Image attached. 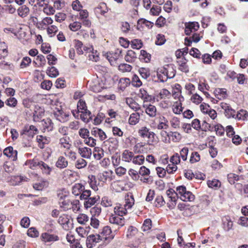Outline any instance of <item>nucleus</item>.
I'll return each instance as SVG.
<instances>
[{
	"label": "nucleus",
	"instance_id": "nucleus-58",
	"mask_svg": "<svg viewBox=\"0 0 248 248\" xmlns=\"http://www.w3.org/2000/svg\"><path fill=\"white\" fill-rule=\"evenodd\" d=\"M89 178L90 179V186L95 191H97L98 190V188L95 177L92 176L91 178L90 177H89Z\"/></svg>",
	"mask_w": 248,
	"mask_h": 248
},
{
	"label": "nucleus",
	"instance_id": "nucleus-1",
	"mask_svg": "<svg viewBox=\"0 0 248 248\" xmlns=\"http://www.w3.org/2000/svg\"><path fill=\"white\" fill-rule=\"evenodd\" d=\"M138 144H136L134 147V153L129 150H125L122 154V161L132 163L135 165H142L145 161V157L142 155H135V153H139L137 151L138 148Z\"/></svg>",
	"mask_w": 248,
	"mask_h": 248
},
{
	"label": "nucleus",
	"instance_id": "nucleus-2",
	"mask_svg": "<svg viewBox=\"0 0 248 248\" xmlns=\"http://www.w3.org/2000/svg\"><path fill=\"white\" fill-rule=\"evenodd\" d=\"M134 204L133 199H125V202L124 205L117 204L114 208L115 214L119 216L123 217L127 214V210L132 207Z\"/></svg>",
	"mask_w": 248,
	"mask_h": 248
},
{
	"label": "nucleus",
	"instance_id": "nucleus-35",
	"mask_svg": "<svg viewBox=\"0 0 248 248\" xmlns=\"http://www.w3.org/2000/svg\"><path fill=\"white\" fill-rule=\"evenodd\" d=\"M95 11L104 16V15L108 12V9L106 4L103 2L100 3L95 8Z\"/></svg>",
	"mask_w": 248,
	"mask_h": 248
},
{
	"label": "nucleus",
	"instance_id": "nucleus-62",
	"mask_svg": "<svg viewBox=\"0 0 248 248\" xmlns=\"http://www.w3.org/2000/svg\"><path fill=\"white\" fill-rule=\"evenodd\" d=\"M47 73L49 76L52 78H55L59 75V72L57 69L53 66L47 70Z\"/></svg>",
	"mask_w": 248,
	"mask_h": 248
},
{
	"label": "nucleus",
	"instance_id": "nucleus-32",
	"mask_svg": "<svg viewBox=\"0 0 248 248\" xmlns=\"http://www.w3.org/2000/svg\"><path fill=\"white\" fill-rule=\"evenodd\" d=\"M215 93L216 97L219 100L225 99L227 97L226 91L225 89H216Z\"/></svg>",
	"mask_w": 248,
	"mask_h": 248
},
{
	"label": "nucleus",
	"instance_id": "nucleus-41",
	"mask_svg": "<svg viewBox=\"0 0 248 248\" xmlns=\"http://www.w3.org/2000/svg\"><path fill=\"white\" fill-rule=\"evenodd\" d=\"M173 112L176 114H179L183 111V107L180 102H175L172 106Z\"/></svg>",
	"mask_w": 248,
	"mask_h": 248
},
{
	"label": "nucleus",
	"instance_id": "nucleus-46",
	"mask_svg": "<svg viewBox=\"0 0 248 248\" xmlns=\"http://www.w3.org/2000/svg\"><path fill=\"white\" fill-rule=\"evenodd\" d=\"M139 72L141 77L144 79H147L150 75V70L148 68L141 67L139 69Z\"/></svg>",
	"mask_w": 248,
	"mask_h": 248
},
{
	"label": "nucleus",
	"instance_id": "nucleus-57",
	"mask_svg": "<svg viewBox=\"0 0 248 248\" xmlns=\"http://www.w3.org/2000/svg\"><path fill=\"white\" fill-rule=\"evenodd\" d=\"M31 59L29 57H25L23 58L22 62L20 63V68H24L28 66L31 63Z\"/></svg>",
	"mask_w": 248,
	"mask_h": 248
},
{
	"label": "nucleus",
	"instance_id": "nucleus-59",
	"mask_svg": "<svg viewBox=\"0 0 248 248\" xmlns=\"http://www.w3.org/2000/svg\"><path fill=\"white\" fill-rule=\"evenodd\" d=\"M28 235L31 237H37L39 236L38 231L33 227L29 229L27 232Z\"/></svg>",
	"mask_w": 248,
	"mask_h": 248
},
{
	"label": "nucleus",
	"instance_id": "nucleus-25",
	"mask_svg": "<svg viewBox=\"0 0 248 248\" xmlns=\"http://www.w3.org/2000/svg\"><path fill=\"white\" fill-rule=\"evenodd\" d=\"M99 199L98 196L88 198L87 201L84 202V206L86 208H90L94 205Z\"/></svg>",
	"mask_w": 248,
	"mask_h": 248
},
{
	"label": "nucleus",
	"instance_id": "nucleus-20",
	"mask_svg": "<svg viewBox=\"0 0 248 248\" xmlns=\"http://www.w3.org/2000/svg\"><path fill=\"white\" fill-rule=\"evenodd\" d=\"M18 15L22 17L25 18L27 17L30 13V9L26 5L20 6L17 10Z\"/></svg>",
	"mask_w": 248,
	"mask_h": 248
},
{
	"label": "nucleus",
	"instance_id": "nucleus-37",
	"mask_svg": "<svg viewBox=\"0 0 248 248\" xmlns=\"http://www.w3.org/2000/svg\"><path fill=\"white\" fill-rule=\"evenodd\" d=\"M94 157L97 159L99 160L104 156V153L103 150L99 147H95L93 152Z\"/></svg>",
	"mask_w": 248,
	"mask_h": 248
},
{
	"label": "nucleus",
	"instance_id": "nucleus-40",
	"mask_svg": "<svg viewBox=\"0 0 248 248\" xmlns=\"http://www.w3.org/2000/svg\"><path fill=\"white\" fill-rule=\"evenodd\" d=\"M179 65V69L181 71L185 73L188 72V67L186 65V59H182L177 62Z\"/></svg>",
	"mask_w": 248,
	"mask_h": 248
},
{
	"label": "nucleus",
	"instance_id": "nucleus-63",
	"mask_svg": "<svg viewBox=\"0 0 248 248\" xmlns=\"http://www.w3.org/2000/svg\"><path fill=\"white\" fill-rule=\"evenodd\" d=\"M90 212L93 217L98 216L101 212V208L100 206H95L91 208Z\"/></svg>",
	"mask_w": 248,
	"mask_h": 248
},
{
	"label": "nucleus",
	"instance_id": "nucleus-30",
	"mask_svg": "<svg viewBox=\"0 0 248 248\" xmlns=\"http://www.w3.org/2000/svg\"><path fill=\"white\" fill-rule=\"evenodd\" d=\"M145 112L151 117H154L156 115V107L152 105H149L145 108Z\"/></svg>",
	"mask_w": 248,
	"mask_h": 248
},
{
	"label": "nucleus",
	"instance_id": "nucleus-22",
	"mask_svg": "<svg viewBox=\"0 0 248 248\" xmlns=\"http://www.w3.org/2000/svg\"><path fill=\"white\" fill-rule=\"evenodd\" d=\"M59 145L61 148L69 150L71 146V144L70 143V138L67 136L60 138L59 140Z\"/></svg>",
	"mask_w": 248,
	"mask_h": 248
},
{
	"label": "nucleus",
	"instance_id": "nucleus-56",
	"mask_svg": "<svg viewBox=\"0 0 248 248\" xmlns=\"http://www.w3.org/2000/svg\"><path fill=\"white\" fill-rule=\"evenodd\" d=\"M109 173L107 171H104L98 174V179L100 181L105 182L108 179H110Z\"/></svg>",
	"mask_w": 248,
	"mask_h": 248
},
{
	"label": "nucleus",
	"instance_id": "nucleus-42",
	"mask_svg": "<svg viewBox=\"0 0 248 248\" xmlns=\"http://www.w3.org/2000/svg\"><path fill=\"white\" fill-rule=\"evenodd\" d=\"M170 123L172 128L175 129H178L180 128V121L178 118L175 116L172 117L170 120Z\"/></svg>",
	"mask_w": 248,
	"mask_h": 248
},
{
	"label": "nucleus",
	"instance_id": "nucleus-18",
	"mask_svg": "<svg viewBox=\"0 0 248 248\" xmlns=\"http://www.w3.org/2000/svg\"><path fill=\"white\" fill-rule=\"evenodd\" d=\"M36 140L38 143V146L41 149L44 148L45 144H47L50 142V139L49 137L38 135L36 137Z\"/></svg>",
	"mask_w": 248,
	"mask_h": 248
},
{
	"label": "nucleus",
	"instance_id": "nucleus-47",
	"mask_svg": "<svg viewBox=\"0 0 248 248\" xmlns=\"http://www.w3.org/2000/svg\"><path fill=\"white\" fill-rule=\"evenodd\" d=\"M89 217L84 214H79L77 218V221L81 224H85L89 221Z\"/></svg>",
	"mask_w": 248,
	"mask_h": 248
},
{
	"label": "nucleus",
	"instance_id": "nucleus-26",
	"mask_svg": "<svg viewBox=\"0 0 248 248\" xmlns=\"http://www.w3.org/2000/svg\"><path fill=\"white\" fill-rule=\"evenodd\" d=\"M56 166L60 169H64L68 166V161L65 157L60 156L56 162Z\"/></svg>",
	"mask_w": 248,
	"mask_h": 248
},
{
	"label": "nucleus",
	"instance_id": "nucleus-14",
	"mask_svg": "<svg viewBox=\"0 0 248 248\" xmlns=\"http://www.w3.org/2000/svg\"><path fill=\"white\" fill-rule=\"evenodd\" d=\"M162 68L163 72H165V74H166L168 79L172 78L175 76L176 71L172 64L166 65Z\"/></svg>",
	"mask_w": 248,
	"mask_h": 248
},
{
	"label": "nucleus",
	"instance_id": "nucleus-9",
	"mask_svg": "<svg viewBox=\"0 0 248 248\" xmlns=\"http://www.w3.org/2000/svg\"><path fill=\"white\" fill-rule=\"evenodd\" d=\"M53 113L56 119L62 123L67 121L69 116L68 113L64 112L61 107L54 109Z\"/></svg>",
	"mask_w": 248,
	"mask_h": 248
},
{
	"label": "nucleus",
	"instance_id": "nucleus-31",
	"mask_svg": "<svg viewBox=\"0 0 248 248\" xmlns=\"http://www.w3.org/2000/svg\"><path fill=\"white\" fill-rule=\"evenodd\" d=\"M223 221V228L226 231H229L232 229L233 222L229 217H225Z\"/></svg>",
	"mask_w": 248,
	"mask_h": 248
},
{
	"label": "nucleus",
	"instance_id": "nucleus-21",
	"mask_svg": "<svg viewBox=\"0 0 248 248\" xmlns=\"http://www.w3.org/2000/svg\"><path fill=\"white\" fill-rule=\"evenodd\" d=\"M78 153L82 157L90 158L92 155V150L88 147H80L78 148Z\"/></svg>",
	"mask_w": 248,
	"mask_h": 248
},
{
	"label": "nucleus",
	"instance_id": "nucleus-16",
	"mask_svg": "<svg viewBox=\"0 0 248 248\" xmlns=\"http://www.w3.org/2000/svg\"><path fill=\"white\" fill-rule=\"evenodd\" d=\"M71 202H72L67 198V196L66 195H64L63 199L62 196L60 197V206L63 208V210H67L70 209Z\"/></svg>",
	"mask_w": 248,
	"mask_h": 248
},
{
	"label": "nucleus",
	"instance_id": "nucleus-28",
	"mask_svg": "<svg viewBox=\"0 0 248 248\" xmlns=\"http://www.w3.org/2000/svg\"><path fill=\"white\" fill-rule=\"evenodd\" d=\"M126 103L131 108L135 111L139 110L140 109V105L131 98H127Z\"/></svg>",
	"mask_w": 248,
	"mask_h": 248
},
{
	"label": "nucleus",
	"instance_id": "nucleus-44",
	"mask_svg": "<svg viewBox=\"0 0 248 248\" xmlns=\"http://www.w3.org/2000/svg\"><path fill=\"white\" fill-rule=\"evenodd\" d=\"M171 96L170 93L167 89H163L161 90L159 94L157 96V98L159 99L169 98Z\"/></svg>",
	"mask_w": 248,
	"mask_h": 248
},
{
	"label": "nucleus",
	"instance_id": "nucleus-12",
	"mask_svg": "<svg viewBox=\"0 0 248 248\" xmlns=\"http://www.w3.org/2000/svg\"><path fill=\"white\" fill-rule=\"evenodd\" d=\"M220 106L221 108L224 110L225 114L227 117L230 118L231 117H234L235 111L232 109L229 104L223 102L220 103Z\"/></svg>",
	"mask_w": 248,
	"mask_h": 248
},
{
	"label": "nucleus",
	"instance_id": "nucleus-54",
	"mask_svg": "<svg viewBox=\"0 0 248 248\" xmlns=\"http://www.w3.org/2000/svg\"><path fill=\"white\" fill-rule=\"evenodd\" d=\"M142 46V43L140 40L134 39L131 41V47L134 49H139Z\"/></svg>",
	"mask_w": 248,
	"mask_h": 248
},
{
	"label": "nucleus",
	"instance_id": "nucleus-19",
	"mask_svg": "<svg viewBox=\"0 0 248 248\" xmlns=\"http://www.w3.org/2000/svg\"><path fill=\"white\" fill-rule=\"evenodd\" d=\"M104 86L102 83H100L99 80L95 79L92 84L90 85V89L95 93H99L103 89Z\"/></svg>",
	"mask_w": 248,
	"mask_h": 248
},
{
	"label": "nucleus",
	"instance_id": "nucleus-45",
	"mask_svg": "<svg viewBox=\"0 0 248 248\" xmlns=\"http://www.w3.org/2000/svg\"><path fill=\"white\" fill-rule=\"evenodd\" d=\"M96 141L97 139L93 138V136L92 135L91 136L89 135L88 138L84 140V143L91 147H94L96 144Z\"/></svg>",
	"mask_w": 248,
	"mask_h": 248
},
{
	"label": "nucleus",
	"instance_id": "nucleus-52",
	"mask_svg": "<svg viewBox=\"0 0 248 248\" xmlns=\"http://www.w3.org/2000/svg\"><path fill=\"white\" fill-rule=\"evenodd\" d=\"M139 173L137 170L133 169H130L128 170V174L131 177L132 179L134 181H137L139 179L140 175Z\"/></svg>",
	"mask_w": 248,
	"mask_h": 248
},
{
	"label": "nucleus",
	"instance_id": "nucleus-24",
	"mask_svg": "<svg viewBox=\"0 0 248 248\" xmlns=\"http://www.w3.org/2000/svg\"><path fill=\"white\" fill-rule=\"evenodd\" d=\"M136 58L137 54L132 50H128L124 57L125 60L129 62H134Z\"/></svg>",
	"mask_w": 248,
	"mask_h": 248
},
{
	"label": "nucleus",
	"instance_id": "nucleus-29",
	"mask_svg": "<svg viewBox=\"0 0 248 248\" xmlns=\"http://www.w3.org/2000/svg\"><path fill=\"white\" fill-rule=\"evenodd\" d=\"M140 115L138 112H135L131 114L128 119V123L131 125H135L140 120Z\"/></svg>",
	"mask_w": 248,
	"mask_h": 248
},
{
	"label": "nucleus",
	"instance_id": "nucleus-60",
	"mask_svg": "<svg viewBox=\"0 0 248 248\" xmlns=\"http://www.w3.org/2000/svg\"><path fill=\"white\" fill-rule=\"evenodd\" d=\"M200 160V155L197 152H194L192 153L190 156V162L191 163H194L198 162Z\"/></svg>",
	"mask_w": 248,
	"mask_h": 248
},
{
	"label": "nucleus",
	"instance_id": "nucleus-36",
	"mask_svg": "<svg viewBox=\"0 0 248 248\" xmlns=\"http://www.w3.org/2000/svg\"><path fill=\"white\" fill-rule=\"evenodd\" d=\"M138 232V229L136 227L132 226L129 227L126 234L127 238L128 239L133 238V237L137 234Z\"/></svg>",
	"mask_w": 248,
	"mask_h": 248
},
{
	"label": "nucleus",
	"instance_id": "nucleus-27",
	"mask_svg": "<svg viewBox=\"0 0 248 248\" xmlns=\"http://www.w3.org/2000/svg\"><path fill=\"white\" fill-rule=\"evenodd\" d=\"M92 115L91 112L88 109L81 111L80 118L85 123H88L91 119Z\"/></svg>",
	"mask_w": 248,
	"mask_h": 248
},
{
	"label": "nucleus",
	"instance_id": "nucleus-23",
	"mask_svg": "<svg viewBox=\"0 0 248 248\" xmlns=\"http://www.w3.org/2000/svg\"><path fill=\"white\" fill-rule=\"evenodd\" d=\"M83 190L84 186L80 183H76L72 186V193L75 196H80Z\"/></svg>",
	"mask_w": 248,
	"mask_h": 248
},
{
	"label": "nucleus",
	"instance_id": "nucleus-17",
	"mask_svg": "<svg viewBox=\"0 0 248 248\" xmlns=\"http://www.w3.org/2000/svg\"><path fill=\"white\" fill-rule=\"evenodd\" d=\"M3 154L11 158L13 161L16 160L17 159V152L14 150L13 148L11 146L5 148L3 151Z\"/></svg>",
	"mask_w": 248,
	"mask_h": 248
},
{
	"label": "nucleus",
	"instance_id": "nucleus-55",
	"mask_svg": "<svg viewBox=\"0 0 248 248\" xmlns=\"http://www.w3.org/2000/svg\"><path fill=\"white\" fill-rule=\"evenodd\" d=\"M40 161L33 159L27 161L26 164L31 169H34L37 167H40Z\"/></svg>",
	"mask_w": 248,
	"mask_h": 248
},
{
	"label": "nucleus",
	"instance_id": "nucleus-51",
	"mask_svg": "<svg viewBox=\"0 0 248 248\" xmlns=\"http://www.w3.org/2000/svg\"><path fill=\"white\" fill-rule=\"evenodd\" d=\"M118 69L122 72H128L132 70V66L128 64L123 63L119 65Z\"/></svg>",
	"mask_w": 248,
	"mask_h": 248
},
{
	"label": "nucleus",
	"instance_id": "nucleus-50",
	"mask_svg": "<svg viewBox=\"0 0 248 248\" xmlns=\"http://www.w3.org/2000/svg\"><path fill=\"white\" fill-rule=\"evenodd\" d=\"M170 138H171L174 142H178L182 138L181 135L177 132H170Z\"/></svg>",
	"mask_w": 248,
	"mask_h": 248
},
{
	"label": "nucleus",
	"instance_id": "nucleus-39",
	"mask_svg": "<svg viewBox=\"0 0 248 248\" xmlns=\"http://www.w3.org/2000/svg\"><path fill=\"white\" fill-rule=\"evenodd\" d=\"M139 96L145 101H148L152 100V96L149 95L146 91L143 89L140 90Z\"/></svg>",
	"mask_w": 248,
	"mask_h": 248
},
{
	"label": "nucleus",
	"instance_id": "nucleus-43",
	"mask_svg": "<svg viewBox=\"0 0 248 248\" xmlns=\"http://www.w3.org/2000/svg\"><path fill=\"white\" fill-rule=\"evenodd\" d=\"M248 117V112L244 109H241L237 112L235 118L238 120H245Z\"/></svg>",
	"mask_w": 248,
	"mask_h": 248
},
{
	"label": "nucleus",
	"instance_id": "nucleus-38",
	"mask_svg": "<svg viewBox=\"0 0 248 248\" xmlns=\"http://www.w3.org/2000/svg\"><path fill=\"white\" fill-rule=\"evenodd\" d=\"M74 44L75 47L77 50L78 54L79 55H81L83 54V44L82 43L78 40H74Z\"/></svg>",
	"mask_w": 248,
	"mask_h": 248
},
{
	"label": "nucleus",
	"instance_id": "nucleus-61",
	"mask_svg": "<svg viewBox=\"0 0 248 248\" xmlns=\"http://www.w3.org/2000/svg\"><path fill=\"white\" fill-rule=\"evenodd\" d=\"M157 76L158 78L161 82L166 81L168 79L166 74H165V72H163L162 68H161L157 71Z\"/></svg>",
	"mask_w": 248,
	"mask_h": 248
},
{
	"label": "nucleus",
	"instance_id": "nucleus-34",
	"mask_svg": "<svg viewBox=\"0 0 248 248\" xmlns=\"http://www.w3.org/2000/svg\"><path fill=\"white\" fill-rule=\"evenodd\" d=\"M39 168L42 170L43 173L49 175L52 170V169L47 164L43 161H40Z\"/></svg>",
	"mask_w": 248,
	"mask_h": 248
},
{
	"label": "nucleus",
	"instance_id": "nucleus-11",
	"mask_svg": "<svg viewBox=\"0 0 248 248\" xmlns=\"http://www.w3.org/2000/svg\"><path fill=\"white\" fill-rule=\"evenodd\" d=\"M109 221L111 224L118 225V228L124 224V219L123 217H121L116 214L112 215L109 218Z\"/></svg>",
	"mask_w": 248,
	"mask_h": 248
},
{
	"label": "nucleus",
	"instance_id": "nucleus-10",
	"mask_svg": "<svg viewBox=\"0 0 248 248\" xmlns=\"http://www.w3.org/2000/svg\"><path fill=\"white\" fill-rule=\"evenodd\" d=\"M199 24L197 22H191L185 23V33L187 35H190L192 32L197 31L199 28Z\"/></svg>",
	"mask_w": 248,
	"mask_h": 248
},
{
	"label": "nucleus",
	"instance_id": "nucleus-13",
	"mask_svg": "<svg viewBox=\"0 0 248 248\" xmlns=\"http://www.w3.org/2000/svg\"><path fill=\"white\" fill-rule=\"evenodd\" d=\"M91 134L92 136L98 139L101 141L104 140L107 138L105 133L102 129L97 127H93L92 128Z\"/></svg>",
	"mask_w": 248,
	"mask_h": 248
},
{
	"label": "nucleus",
	"instance_id": "nucleus-6",
	"mask_svg": "<svg viewBox=\"0 0 248 248\" xmlns=\"http://www.w3.org/2000/svg\"><path fill=\"white\" fill-rule=\"evenodd\" d=\"M58 222L65 230L68 231L72 227V224L70 221V216L65 214H62L59 217Z\"/></svg>",
	"mask_w": 248,
	"mask_h": 248
},
{
	"label": "nucleus",
	"instance_id": "nucleus-64",
	"mask_svg": "<svg viewBox=\"0 0 248 248\" xmlns=\"http://www.w3.org/2000/svg\"><path fill=\"white\" fill-rule=\"evenodd\" d=\"M170 162L175 165L178 164L180 162V156L178 154L176 153L173 155L170 159Z\"/></svg>",
	"mask_w": 248,
	"mask_h": 248
},
{
	"label": "nucleus",
	"instance_id": "nucleus-49",
	"mask_svg": "<svg viewBox=\"0 0 248 248\" xmlns=\"http://www.w3.org/2000/svg\"><path fill=\"white\" fill-rule=\"evenodd\" d=\"M87 163L85 160L83 158L78 159L76 163L75 166L78 169H80L85 168L87 166Z\"/></svg>",
	"mask_w": 248,
	"mask_h": 248
},
{
	"label": "nucleus",
	"instance_id": "nucleus-4",
	"mask_svg": "<svg viewBox=\"0 0 248 248\" xmlns=\"http://www.w3.org/2000/svg\"><path fill=\"white\" fill-rule=\"evenodd\" d=\"M98 234L100 236L102 240L106 244L105 245L109 243L114 237L110 227L108 226L104 227Z\"/></svg>",
	"mask_w": 248,
	"mask_h": 248
},
{
	"label": "nucleus",
	"instance_id": "nucleus-3",
	"mask_svg": "<svg viewBox=\"0 0 248 248\" xmlns=\"http://www.w3.org/2000/svg\"><path fill=\"white\" fill-rule=\"evenodd\" d=\"M176 191L180 196V199L185 202H192L195 199V196L190 191H187L186 186H180L176 188Z\"/></svg>",
	"mask_w": 248,
	"mask_h": 248
},
{
	"label": "nucleus",
	"instance_id": "nucleus-7",
	"mask_svg": "<svg viewBox=\"0 0 248 248\" xmlns=\"http://www.w3.org/2000/svg\"><path fill=\"white\" fill-rule=\"evenodd\" d=\"M102 241L100 236L99 235L98 233L91 234L87 237L86 245L88 248H92Z\"/></svg>",
	"mask_w": 248,
	"mask_h": 248
},
{
	"label": "nucleus",
	"instance_id": "nucleus-33",
	"mask_svg": "<svg viewBox=\"0 0 248 248\" xmlns=\"http://www.w3.org/2000/svg\"><path fill=\"white\" fill-rule=\"evenodd\" d=\"M207 184L209 187L215 189L218 188L221 186L220 182L218 180L216 179L209 180L207 181Z\"/></svg>",
	"mask_w": 248,
	"mask_h": 248
},
{
	"label": "nucleus",
	"instance_id": "nucleus-48",
	"mask_svg": "<svg viewBox=\"0 0 248 248\" xmlns=\"http://www.w3.org/2000/svg\"><path fill=\"white\" fill-rule=\"evenodd\" d=\"M43 11L47 15H53L55 12L54 8L47 3H45Z\"/></svg>",
	"mask_w": 248,
	"mask_h": 248
},
{
	"label": "nucleus",
	"instance_id": "nucleus-15",
	"mask_svg": "<svg viewBox=\"0 0 248 248\" xmlns=\"http://www.w3.org/2000/svg\"><path fill=\"white\" fill-rule=\"evenodd\" d=\"M42 241L45 243L55 242L59 240V237L55 234H50L48 232L43 233L41 235Z\"/></svg>",
	"mask_w": 248,
	"mask_h": 248
},
{
	"label": "nucleus",
	"instance_id": "nucleus-5",
	"mask_svg": "<svg viewBox=\"0 0 248 248\" xmlns=\"http://www.w3.org/2000/svg\"><path fill=\"white\" fill-rule=\"evenodd\" d=\"M138 134L142 138H147L149 144H152L153 143L155 134L153 132L150 131L147 127L143 126L141 127L138 131Z\"/></svg>",
	"mask_w": 248,
	"mask_h": 248
},
{
	"label": "nucleus",
	"instance_id": "nucleus-53",
	"mask_svg": "<svg viewBox=\"0 0 248 248\" xmlns=\"http://www.w3.org/2000/svg\"><path fill=\"white\" fill-rule=\"evenodd\" d=\"M78 134L81 138L85 140L90 135L89 131L85 128H80L78 131Z\"/></svg>",
	"mask_w": 248,
	"mask_h": 248
},
{
	"label": "nucleus",
	"instance_id": "nucleus-8",
	"mask_svg": "<svg viewBox=\"0 0 248 248\" xmlns=\"http://www.w3.org/2000/svg\"><path fill=\"white\" fill-rule=\"evenodd\" d=\"M38 132L37 128L33 125H26L20 132V135L24 138L28 136L32 138Z\"/></svg>",
	"mask_w": 248,
	"mask_h": 248
}]
</instances>
